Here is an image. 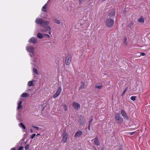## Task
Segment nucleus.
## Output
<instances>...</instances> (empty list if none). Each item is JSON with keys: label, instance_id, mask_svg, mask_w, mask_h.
Segmentation results:
<instances>
[{"label": "nucleus", "instance_id": "0eeeda50", "mask_svg": "<svg viewBox=\"0 0 150 150\" xmlns=\"http://www.w3.org/2000/svg\"><path fill=\"white\" fill-rule=\"evenodd\" d=\"M62 142L64 143H65L68 137V134L65 132H64L62 136Z\"/></svg>", "mask_w": 150, "mask_h": 150}, {"label": "nucleus", "instance_id": "a878e982", "mask_svg": "<svg viewBox=\"0 0 150 150\" xmlns=\"http://www.w3.org/2000/svg\"><path fill=\"white\" fill-rule=\"evenodd\" d=\"M33 72L34 73H35V74H37V75L38 74V71L36 69L33 68Z\"/></svg>", "mask_w": 150, "mask_h": 150}, {"label": "nucleus", "instance_id": "9d476101", "mask_svg": "<svg viewBox=\"0 0 150 150\" xmlns=\"http://www.w3.org/2000/svg\"><path fill=\"white\" fill-rule=\"evenodd\" d=\"M83 134V132L81 131H78L76 132L74 134L75 137H79Z\"/></svg>", "mask_w": 150, "mask_h": 150}, {"label": "nucleus", "instance_id": "58836bf2", "mask_svg": "<svg viewBox=\"0 0 150 150\" xmlns=\"http://www.w3.org/2000/svg\"><path fill=\"white\" fill-rule=\"evenodd\" d=\"M127 88H126L125 89V90H124V91L123 92L122 94V96H123V95L125 93V92L127 91Z\"/></svg>", "mask_w": 150, "mask_h": 150}, {"label": "nucleus", "instance_id": "7c9ffc66", "mask_svg": "<svg viewBox=\"0 0 150 150\" xmlns=\"http://www.w3.org/2000/svg\"><path fill=\"white\" fill-rule=\"evenodd\" d=\"M36 135V134H33L30 137V138L31 139H33Z\"/></svg>", "mask_w": 150, "mask_h": 150}, {"label": "nucleus", "instance_id": "8fccbe9b", "mask_svg": "<svg viewBox=\"0 0 150 150\" xmlns=\"http://www.w3.org/2000/svg\"><path fill=\"white\" fill-rule=\"evenodd\" d=\"M132 25H133V24L132 23Z\"/></svg>", "mask_w": 150, "mask_h": 150}, {"label": "nucleus", "instance_id": "dca6fc26", "mask_svg": "<svg viewBox=\"0 0 150 150\" xmlns=\"http://www.w3.org/2000/svg\"><path fill=\"white\" fill-rule=\"evenodd\" d=\"M103 87V85L102 84H96L95 86V88H98L99 89H101Z\"/></svg>", "mask_w": 150, "mask_h": 150}, {"label": "nucleus", "instance_id": "5701e85b", "mask_svg": "<svg viewBox=\"0 0 150 150\" xmlns=\"http://www.w3.org/2000/svg\"><path fill=\"white\" fill-rule=\"evenodd\" d=\"M62 91V88L61 87H59L56 93L57 94L59 95Z\"/></svg>", "mask_w": 150, "mask_h": 150}, {"label": "nucleus", "instance_id": "6ab92c4d", "mask_svg": "<svg viewBox=\"0 0 150 150\" xmlns=\"http://www.w3.org/2000/svg\"><path fill=\"white\" fill-rule=\"evenodd\" d=\"M22 103V101L21 100L18 103V106L17 107V109L18 110L20 109L22 107V105H21Z\"/></svg>", "mask_w": 150, "mask_h": 150}, {"label": "nucleus", "instance_id": "39448f33", "mask_svg": "<svg viewBox=\"0 0 150 150\" xmlns=\"http://www.w3.org/2000/svg\"><path fill=\"white\" fill-rule=\"evenodd\" d=\"M72 57L71 55H68L66 57L65 60V63L66 65H69L71 61Z\"/></svg>", "mask_w": 150, "mask_h": 150}, {"label": "nucleus", "instance_id": "c9c22d12", "mask_svg": "<svg viewBox=\"0 0 150 150\" xmlns=\"http://www.w3.org/2000/svg\"><path fill=\"white\" fill-rule=\"evenodd\" d=\"M140 55L141 56H145V54L143 52H141L140 53Z\"/></svg>", "mask_w": 150, "mask_h": 150}, {"label": "nucleus", "instance_id": "412c9836", "mask_svg": "<svg viewBox=\"0 0 150 150\" xmlns=\"http://www.w3.org/2000/svg\"><path fill=\"white\" fill-rule=\"evenodd\" d=\"M81 83L82 84V85L80 86L79 88V90L82 89H83L85 85L84 82L83 81H81Z\"/></svg>", "mask_w": 150, "mask_h": 150}, {"label": "nucleus", "instance_id": "9b49d317", "mask_svg": "<svg viewBox=\"0 0 150 150\" xmlns=\"http://www.w3.org/2000/svg\"><path fill=\"white\" fill-rule=\"evenodd\" d=\"M78 122L80 125H83L85 124V121L83 118L82 117L79 119Z\"/></svg>", "mask_w": 150, "mask_h": 150}, {"label": "nucleus", "instance_id": "a19ab883", "mask_svg": "<svg viewBox=\"0 0 150 150\" xmlns=\"http://www.w3.org/2000/svg\"><path fill=\"white\" fill-rule=\"evenodd\" d=\"M11 150H16L15 148H11Z\"/></svg>", "mask_w": 150, "mask_h": 150}, {"label": "nucleus", "instance_id": "de8ad7c7", "mask_svg": "<svg viewBox=\"0 0 150 150\" xmlns=\"http://www.w3.org/2000/svg\"><path fill=\"white\" fill-rule=\"evenodd\" d=\"M105 0H102V1H105Z\"/></svg>", "mask_w": 150, "mask_h": 150}, {"label": "nucleus", "instance_id": "c756f323", "mask_svg": "<svg viewBox=\"0 0 150 150\" xmlns=\"http://www.w3.org/2000/svg\"><path fill=\"white\" fill-rule=\"evenodd\" d=\"M29 148V144H27L25 146V150L28 149Z\"/></svg>", "mask_w": 150, "mask_h": 150}, {"label": "nucleus", "instance_id": "393cba45", "mask_svg": "<svg viewBox=\"0 0 150 150\" xmlns=\"http://www.w3.org/2000/svg\"><path fill=\"white\" fill-rule=\"evenodd\" d=\"M138 21L140 22L144 23V19L143 17H141L138 19Z\"/></svg>", "mask_w": 150, "mask_h": 150}, {"label": "nucleus", "instance_id": "ea45409f", "mask_svg": "<svg viewBox=\"0 0 150 150\" xmlns=\"http://www.w3.org/2000/svg\"><path fill=\"white\" fill-rule=\"evenodd\" d=\"M92 120H93V119L92 118H91V119H90L89 122H91Z\"/></svg>", "mask_w": 150, "mask_h": 150}, {"label": "nucleus", "instance_id": "4468645a", "mask_svg": "<svg viewBox=\"0 0 150 150\" xmlns=\"http://www.w3.org/2000/svg\"><path fill=\"white\" fill-rule=\"evenodd\" d=\"M93 139H94V143L97 146L100 145V143L98 137H96Z\"/></svg>", "mask_w": 150, "mask_h": 150}, {"label": "nucleus", "instance_id": "aec40b11", "mask_svg": "<svg viewBox=\"0 0 150 150\" xmlns=\"http://www.w3.org/2000/svg\"><path fill=\"white\" fill-rule=\"evenodd\" d=\"M53 21L55 22V23L57 24H60V22L59 20L57 18H54L53 20Z\"/></svg>", "mask_w": 150, "mask_h": 150}, {"label": "nucleus", "instance_id": "b1692460", "mask_svg": "<svg viewBox=\"0 0 150 150\" xmlns=\"http://www.w3.org/2000/svg\"><path fill=\"white\" fill-rule=\"evenodd\" d=\"M19 126L20 127H22L23 129H25V127L23 124L22 123H20L19 124Z\"/></svg>", "mask_w": 150, "mask_h": 150}, {"label": "nucleus", "instance_id": "473e14b6", "mask_svg": "<svg viewBox=\"0 0 150 150\" xmlns=\"http://www.w3.org/2000/svg\"><path fill=\"white\" fill-rule=\"evenodd\" d=\"M32 127L35 129L37 130H38L39 129V127H37L36 126H32Z\"/></svg>", "mask_w": 150, "mask_h": 150}, {"label": "nucleus", "instance_id": "20e7f679", "mask_svg": "<svg viewBox=\"0 0 150 150\" xmlns=\"http://www.w3.org/2000/svg\"><path fill=\"white\" fill-rule=\"evenodd\" d=\"M114 23V21L111 19L108 18L105 21L106 25L108 28H110L112 26Z\"/></svg>", "mask_w": 150, "mask_h": 150}, {"label": "nucleus", "instance_id": "49530a36", "mask_svg": "<svg viewBox=\"0 0 150 150\" xmlns=\"http://www.w3.org/2000/svg\"><path fill=\"white\" fill-rule=\"evenodd\" d=\"M40 134H37V136H38V135H40Z\"/></svg>", "mask_w": 150, "mask_h": 150}, {"label": "nucleus", "instance_id": "f8f14e48", "mask_svg": "<svg viewBox=\"0 0 150 150\" xmlns=\"http://www.w3.org/2000/svg\"><path fill=\"white\" fill-rule=\"evenodd\" d=\"M48 1L47 3L45 4V5L43 6L42 8V11L44 12H46L47 11V4Z\"/></svg>", "mask_w": 150, "mask_h": 150}, {"label": "nucleus", "instance_id": "6e6552de", "mask_svg": "<svg viewBox=\"0 0 150 150\" xmlns=\"http://www.w3.org/2000/svg\"><path fill=\"white\" fill-rule=\"evenodd\" d=\"M73 106L75 110H78L80 108V104L75 102H73Z\"/></svg>", "mask_w": 150, "mask_h": 150}, {"label": "nucleus", "instance_id": "7ed1b4c3", "mask_svg": "<svg viewBox=\"0 0 150 150\" xmlns=\"http://www.w3.org/2000/svg\"><path fill=\"white\" fill-rule=\"evenodd\" d=\"M115 118L116 122L117 124L120 125L122 123L123 119L119 113H116L115 115Z\"/></svg>", "mask_w": 150, "mask_h": 150}, {"label": "nucleus", "instance_id": "ddd939ff", "mask_svg": "<svg viewBox=\"0 0 150 150\" xmlns=\"http://www.w3.org/2000/svg\"><path fill=\"white\" fill-rule=\"evenodd\" d=\"M51 30V28L50 26H47L45 28V30H41V31L42 32H45L46 31H49V35H50L51 34V32L50 31Z\"/></svg>", "mask_w": 150, "mask_h": 150}, {"label": "nucleus", "instance_id": "2eb2a0df", "mask_svg": "<svg viewBox=\"0 0 150 150\" xmlns=\"http://www.w3.org/2000/svg\"><path fill=\"white\" fill-rule=\"evenodd\" d=\"M35 80H32L31 81H29L28 82L27 84L28 86L29 87L33 86H34V84L33 82H35Z\"/></svg>", "mask_w": 150, "mask_h": 150}, {"label": "nucleus", "instance_id": "79ce46f5", "mask_svg": "<svg viewBox=\"0 0 150 150\" xmlns=\"http://www.w3.org/2000/svg\"><path fill=\"white\" fill-rule=\"evenodd\" d=\"M88 129L89 130H90V126H88Z\"/></svg>", "mask_w": 150, "mask_h": 150}, {"label": "nucleus", "instance_id": "a211bd4d", "mask_svg": "<svg viewBox=\"0 0 150 150\" xmlns=\"http://www.w3.org/2000/svg\"><path fill=\"white\" fill-rule=\"evenodd\" d=\"M21 96L23 98L28 97L29 96V94L27 93H23L21 95Z\"/></svg>", "mask_w": 150, "mask_h": 150}, {"label": "nucleus", "instance_id": "72a5a7b5", "mask_svg": "<svg viewBox=\"0 0 150 150\" xmlns=\"http://www.w3.org/2000/svg\"><path fill=\"white\" fill-rule=\"evenodd\" d=\"M23 146H21L18 148V150H23Z\"/></svg>", "mask_w": 150, "mask_h": 150}, {"label": "nucleus", "instance_id": "a18cd8bd", "mask_svg": "<svg viewBox=\"0 0 150 150\" xmlns=\"http://www.w3.org/2000/svg\"><path fill=\"white\" fill-rule=\"evenodd\" d=\"M127 38L126 37H125L124 38V40L125 41H126V40H127Z\"/></svg>", "mask_w": 150, "mask_h": 150}, {"label": "nucleus", "instance_id": "2f4dec72", "mask_svg": "<svg viewBox=\"0 0 150 150\" xmlns=\"http://www.w3.org/2000/svg\"><path fill=\"white\" fill-rule=\"evenodd\" d=\"M59 95L56 93L53 95V97L54 98H55L57 97Z\"/></svg>", "mask_w": 150, "mask_h": 150}, {"label": "nucleus", "instance_id": "09e8293b", "mask_svg": "<svg viewBox=\"0 0 150 150\" xmlns=\"http://www.w3.org/2000/svg\"><path fill=\"white\" fill-rule=\"evenodd\" d=\"M101 150H103V149H101Z\"/></svg>", "mask_w": 150, "mask_h": 150}, {"label": "nucleus", "instance_id": "e433bc0d", "mask_svg": "<svg viewBox=\"0 0 150 150\" xmlns=\"http://www.w3.org/2000/svg\"><path fill=\"white\" fill-rule=\"evenodd\" d=\"M134 133H135V132H129V135H132Z\"/></svg>", "mask_w": 150, "mask_h": 150}, {"label": "nucleus", "instance_id": "c03bdc74", "mask_svg": "<svg viewBox=\"0 0 150 150\" xmlns=\"http://www.w3.org/2000/svg\"><path fill=\"white\" fill-rule=\"evenodd\" d=\"M89 124H88V126H90L91 125V122H89Z\"/></svg>", "mask_w": 150, "mask_h": 150}, {"label": "nucleus", "instance_id": "cd10ccee", "mask_svg": "<svg viewBox=\"0 0 150 150\" xmlns=\"http://www.w3.org/2000/svg\"><path fill=\"white\" fill-rule=\"evenodd\" d=\"M63 106L64 110L67 111V108L66 105H64Z\"/></svg>", "mask_w": 150, "mask_h": 150}, {"label": "nucleus", "instance_id": "4c0bfd02", "mask_svg": "<svg viewBox=\"0 0 150 150\" xmlns=\"http://www.w3.org/2000/svg\"><path fill=\"white\" fill-rule=\"evenodd\" d=\"M79 2V4H80L82 1H84V0H78Z\"/></svg>", "mask_w": 150, "mask_h": 150}, {"label": "nucleus", "instance_id": "f704fd0d", "mask_svg": "<svg viewBox=\"0 0 150 150\" xmlns=\"http://www.w3.org/2000/svg\"><path fill=\"white\" fill-rule=\"evenodd\" d=\"M44 35L45 36L47 37L48 38H49L50 37V36L49 35L47 34H45Z\"/></svg>", "mask_w": 150, "mask_h": 150}, {"label": "nucleus", "instance_id": "f03ea898", "mask_svg": "<svg viewBox=\"0 0 150 150\" xmlns=\"http://www.w3.org/2000/svg\"><path fill=\"white\" fill-rule=\"evenodd\" d=\"M26 50L27 51L30 53V55L33 58V59L34 62H36V59L34 57H33V55L30 53H32L33 55L34 54L35 48L33 46H28L26 47Z\"/></svg>", "mask_w": 150, "mask_h": 150}, {"label": "nucleus", "instance_id": "f3484780", "mask_svg": "<svg viewBox=\"0 0 150 150\" xmlns=\"http://www.w3.org/2000/svg\"><path fill=\"white\" fill-rule=\"evenodd\" d=\"M37 37L38 38L41 39L43 38V35L40 33H38L37 35Z\"/></svg>", "mask_w": 150, "mask_h": 150}, {"label": "nucleus", "instance_id": "c85d7f7f", "mask_svg": "<svg viewBox=\"0 0 150 150\" xmlns=\"http://www.w3.org/2000/svg\"><path fill=\"white\" fill-rule=\"evenodd\" d=\"M107 73L106 72H103L101 74V75L103 76H104V75H107Z\"/></svg>", "mask_w": 150, "mask_h": 150}, {"label": "nucleus", "instance_id": "1a4fd4ad", "mask_svg": "<svg viewBox=\"0 0 150 150\" xmlns=\"http://www.w3.org/2000/svg\"><path fill=\"white\" fill-rule=\"evenodd\" d=\"M37 39L36 38L33 37L31 38L28 40L29 42L35 44L37 43Z\"/></svg>", "mask_w": 150, "mask_h": 150}, {"label": "nucleus", "instance_id": "bb28decb", "mask_svg": "<svg viewBox=\"0 0 150 150\" xmlns=\"http://www.w3.org/2000/svg\"><path fill=\"white\" fill-rule=\"evenodd\" d=\"M136 98V96H132L131 97L130 99L133 101H134L135 100Z\"/></svg>", "mask_w": 150, "mask_h": 150}, {"label": "nucleus", "instance_id": "423d86ee", "mask_svg": "<svg viewBox=\"0 0 150 150\" xmlns=\"http://www.w3.org/2000/svg\"><path fill=\"white\" fill-rule=\"evenodd\" d=\"M120 112L121 115L124 119L128 121L129 119L126 113L122 109L120 110Z\"/></svg>", "mask_w": 150, "mask_h": 150}, {"label": "nucleus", "instance_id": "4be33fe9", "mask_svg": "<svg viewBox=\"0 0 150 150\" xmlns=\"http://www.w3.org/2000/svg\"><path fill=\"white\" fill-rule=\"evenodd\" d=\"M115 12L114 10H112L111 11V12H110L109 13V16H114L115 15Z\"/></svg>", "mask_w": 150, "mask_h": 150}, {"label": "nucleus", "instance_id": "37998d69", "mask_svg": "<svg viewBox=\"0 0 150 150\" xmlns=\"http://www.w3.org/2000/svg\"><path fill=\"white\" fill-rule=\"evenodd\" d=\"M30 132L31 133H32L33 132V130H32V129H30Z\"/></svg>", "mask_w": 150, "mask_h": 150}, {"label": "nucleus", "instance_id": "f257e3e1", "mask_svg": "<svg viewBox=\"0 0 150 150\" xmlns=\"http://www.w3.org/2000/svg\"><path fill=\"white\" fill-rule=\"evenodd\" d=\"M35 22L37 24L40 25L44 28L50 23L48 21H44L42 18H37L35 20Z\"/></svg>", "mask_w": 150, "mask_h": 150}]
</instances>
